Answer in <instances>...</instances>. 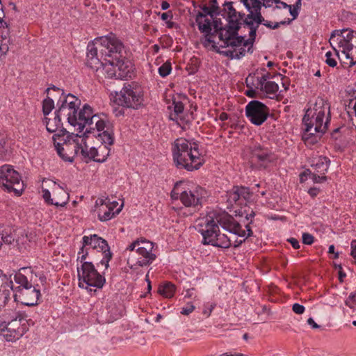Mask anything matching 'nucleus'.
<instances>
[{"mask_svg": "<svg viewBox=\"0 0 356 356\" xmlns=\"http://www.w3.org/2000/svg\"><path fill=\"white\" fill-rule=\"evenodd\" d=\"M195 227L202 234L203 244L222 248H237L253 234L248 224L246 235L240 223L225 211H210L206 216L196 220Z\"/></svg>", "mask_w": 356, "mask_h": 356, "instance_id": "nucleus-1", "label": "nucleus"}, {"mask_svg": "<svg viewBox=\"0 0 356 356\" xmlns=\"http://www.w3.org/2000/svg\"><path fill=\"white\" fill-rule=\"evenodd\" d=\"M224 17H226L227 24L225 26H222V22L220 19L213 18V26L214 31H211L213 35L211 38L216 34H218L220 40L222 41V44L221 47H238L241 46L243 43L244 46L250 45V44H246V40L245 37L238 35V31L242 25H244L243 22L245 18V14L241 12L236 11L233 6L232 1H225L223 3L222 8Z\"/></svg>", "mask_w": 356, "mask_h": 356, "instance_id": "nucleus-2", "label": "nucleus"}, {"mask_svg": "<svg viewBox=\"0 0 356 356\" xmlns=\"http://www.w3.org/2000/svg\"><path fill=\"white\" fill-rule=\"evenodd\" d=\"M330 106L324 99L318 97L313 108H308L302 118L305 133L302 138L307 142L315 143L323 134L330 120Z\"/></svg>", "mask_w": 356, "mask_h": 356, "instance_id": "nucleus-3", "label": "nucleus"}, {"mask_svg": "<svg viewBox=\"0 0 356 356\" xmlns=\"http://www.w3.org/2000/svg\"><path fill=\"white\" fill-rule=\"evenodd\" d=\"M174 164L179 169L194 171L204 163V159L196 143H191L184 138L176 139L172 146Z\"/></svg>", "mask_w": 356, "mask_h": 356, "instance_id": "nucleus-4", "label": "nucleus"}, {"mask_svg": "<svg viewBox=\"0 0 356 356\" xmlns=\"http://www.w3.org/2000/svg\"><path fill=\"white\" fill-rule=\"evenodd\" d=\"M243 3L248 14L245 15L244 26L249 29L250 38L246 40V44H250V48L248 51L252 52V47L255 41L257 31L259 26V22H263V16L261 15V8H270L274 3H280V0H241Z\"/></svg>", "mask_w": 356, "mask_h": 356, "instance_id": "nucleus-5", "label": "nucleus"}, {"mask_svg": "<svg viewBox=\"0 0 356 356\" xmlns=\"http://www.w3.org/2000/svg\"><path fill=\"white\" fill-rule=\"evenodd\" d=\"M60 132L52 137L55 148L64 161L72 163L76 156L81 155L86 143L78 134H70L65 129H60Z\"/></svg>", "mask_w": 356, "mask_h": 356, "instance_id": "nucleus-6", "label": "nucleus"}, {"mask_svg": "<svg viewBox=\"0 0 356 356\" xmlns=\"http://www.w3.org/2000/svg\"><path fill=\"white\" fill-rule=\"evenodd\" d=\"M329 42L338 59H340L341 51L346 59H350V67L356 64V31L349 29L334 30Z\"/></svg>", "mask_w": 356, "mask_h": 356, "instance_id": "nucleus-7", "label": "nucleus"}, {"mask_svg": "<svg viewBox=\"0 0 356 356\" xmlns=\"http://www.w3.org/2000/svg\"><path fill=\"white\" fill-rule=\"evenodd\" d=\"M113 33L96 38L93 42L87 46L86 65L90 69L98 72L106 58L110 52H112L110 47L113 38Z\"/></svg>", "mask_w": 356, "mask_h": 356, "instance_id": "nucleus-8", "label": "nucleus"}, {"mask_svg": "<svg viewBox=\"0 0 356 356\" xmlns=\"http://www.w3.org/2000/svg\"><path fill=\"white\" fill-rule=\"evenodd\" d=\"M95 137L101 144L98 147H89L86 143H84L83 149L81 150V155L83 159H88L97 163H104L106 161L111 153V148L114 142L113 133L106 131L99 133Z\"/></svg>", "mask_w": 356, "mask_h": 356, "instance_id": "nucleus-9", "label": "nucleus"}, {"mask_svg": "<svg viewBox=\"0 0 356 356\" xmlns=\"http://www.w3.org/2000/svg\"><path fill=\"white\" fill-rule=\"evenodd\" d=\"M51 90L57 91L61 94V96L57 102L58 108L56 111V113L59 115L60 117L66 118L70 124L76 127L77 124L76 116L81 105L80 99L70 93L65 95L63 90L54 86L47 88L46 92L48 93Z\"/></svg>", "mask_w": 356, "mask_h": 356, "instance_id": "nucleus-10", "label": "nucleus"}, {"mask_svg": "<svg viewBox=\"0 0 356 356\" xmlns=\"http://www.w3.org/2000/svg\"><path fill=\"white\" fill-rule=\"evenodd\" d=\"M143 92L135 83H124L119 92H115L113 103L123 107L138 109L143 103Z\"/></svg>", "mask_w": 356, "mask_h": 356, "instance_id": "nucleus-11", "label": "nucleus"}, {"mask_svg": "<svg viewBox=\"0 0 356 356\" xmlns=\"http://www.w3.org/2000/svg\"><path fill=\"white\" fill-rule=\"evenodd\" d=\"M14 280L19 284V293L22 302L27 306H34L38 304L40 296L39 284L33 281V276L31 275L30 281L20 272L14 275Z\"/></svg>", "mask_w": 356, "mask_h": 356, "instance_id": "nucleus-12", "label": "nucleus"}, {"mask_svg": "<svg viewBox=\"0 0 356 356\" xmlns=\"http://www.w3.org/2000/svg\"><path fill=\"white\" fill-rule=\"evenodd\" d=\"M110 49L112 50L111 55L114 61L115 60V67H117L118 79H123L127 77L131 78L133 74V65L131 61L126 58L125 51L122 42L115 35Z\"/></svg>", "mask_w": 356, "mask_h": 356, "instance_id": "nucleus-13", "label": "nucleus"}, {"mask_svg": "<svg viewBox=\"0 0 356 356\" xmlns=\"http://www.w3.org/2000/svg\"><path fill=\"white\" fill-rule=\"evenodd\" d=\"M0 185L8 192L19 196L24 191V183L19 173L10 165L0 167Z\"/></svg>", "mask_w": 356, "mask_h": 356, "instance_id": "nucleus-14", "label": "nucleus"}, {"mask_svg": "<svg viewBox=\"0 0 356 356\" xmlns=\"http://www.w3.org/2000/svg\"><path fill=\"white\" fill-rule=\"evenodd\" d=\"M203 13L198 12L196 15L195 22L198 26V29L200 32L204 33V41L202 44L204 47L208 46L211 42H213V40L211 39V26L212 24L210 19L206 18L207 15H209L211 18L216 17L218 15V13H214V8L207 6V5L200 6ZM216 8V7H215Z\"/></svg>", "mask_w": 356, "mask_h": 356, "instance_id": "nucleus-15", "label": "nucleus"}, {"mask_svg": "<svg viewBox=\"0 0 356 356\" xmlns=\"http://www.w3.org/2000/svg\"><path fill=\"white\" fill-rule=\"evenodd\" d=\"M78 270V277L79 281V286H81V281L88 286L101 289L105 284L106 280L104 277L100 275L92 262H83L81 265L80 272Z\"/></svg>", "mask_w": 356, "mask_h": 356, "instance_id": "nucleus-16", "label": "nucleus"}, {"mask_svg": "<svg viewBox=\"0 0 356 356\" xmlns=\"http://www.w3.org/2000/svg\"><path fill=\"white\" fill-rule=\"evenodd\" d=\"M154 243L149 241L141 239L139 246L136 248V252L140 256L136 263L134 258L129 257L127 263L131 264V269H136L137 266H145L150 265L156 259V254L152 252Z\"/></svg>", "mask_w": 356, "mask_h": 356, "instance_id": "nucleus-17", "label": "nucleus"}, {"mask_svg": "<svg viewBox=\"0 0 356 356\" xmlns=\"http://www.w3.org/2000/svg\"><path fill=\"white\" fill-rule=\"evenodd\" d=\"M273 161L271 151L259 144L250 147V163L252 168H266Z\"/></svg>", "mask_w": 356, "mask_h": 356, "instance_id": "nucleus-18", "label": "nucleus"}, {"mask_svg": "<svg viewBox=\"0 0 356 356\" xmlns=\"http://www.w3.org/2000/svg\"><path fill=\"white\" fill-rule=\"evenodd\" d=\"M245 115L251 123L260 126L267 120L269 108L258 100H252L245 106Z\"/></svg>", "mask_w": 356, "mask_h": 356, "instance_id": "nucleus-19", "label": "nucleus"}, {"mask_svg": "<svg viewBox=\"0 0 356 356\" xmlns=\"http://www.w3.org/2000/svg\"><path fill=\"white\" fill-rule=\"evenodd\" d=\"M206 196L207 191L199 186L192 188L184 187L183 191L180 192V200L185 207H188L195 208L201 206Z\"/></svg>", "mask_w": 356, "mask_h": 356, "instance_id": "nucleus-20", "label": "nucleus"}, {"mask_svg": "<svg viewBox=\"0 0 356 356\" xmlns=\"http://www.w3.org/2000/svg\"><path fill=\"white\" fill-rule=\"evenodd\" d=\"M82 240L83 245H90L92 249H98L102 252L104 257L100 263L104 265L106 268H108L113 254L107 241L97 234H92L90 236H84Z\"/></svg>", "mask_w": 356, "mask_h": 356, "instance_id": "nucleus-21", "label": "nucleus"}, {"mask_svg": "<svg viewBox=\"0 0 356 356\" xmlns=\"http://www.w3.org/2000/svg\"><path fill=\"white\" fill-rule=\"evenodd\" d=\"M115 60L114 61L113 58H112L111 52H110L106 55V58H104V63L97 73V76L99 78L111 79L115 77L118 79L117 67H115Z\"/></svg>", "mask_w": 356, "mask_h": 356, "instance_id": "nucleus-22", "label": "nucleus"}, {"mask_svg": "<svg viewBox=\"0 0 356 356\" xmlns=\"http://www.w3.org/2000/svg\"><path fill=\"white\" fill-rule=\"evenodd\" d=\"M96 114H93L92 108L85 104L82 109L77 111L76 118L77 120L78 129L82 131L86 127L89 126L90 118H94Z\"/></svg>", "mask_w": 356, "mask_h": 356, "instance_id": "nucleus-23", "label": "nucleus"}, {"mask_svg": "<svg viewBox=\"0 0 356 356\" xmlns=\"http://www.w3.org/2000/svg\"><path fill=\"white\" fill-rule=\"evenodd\" d=\"M20 326L16 325V322H10L1 329L4 339L8 341H13L19 339L22 334L19 330Z\"/></svg>", "mask_w": 356, "mask_h": 356, "instance_id": "nucleus-24", "label": "nucleus"}, {"mask_svg": "<svg viewBox=\"0 0 356 356\" xmlns=\"http://www.w3.org/2000/svg\"><path fill=\"white\" fill-rule=\"evenodd\" d=\"M42 193L44 202L49 205L63 207L67 204L69 200V195L62 188H60V193L63 195V198L60 201H54V199L51 197V193L47 189H42Z\"/></svg>", "mask_w": 356, "mask_h": 356, "instance_id": "nucleus-25", "label": "nucleus"}, {"mask_svg": "<svg viewBox=\"0 0 356 356\" xmlns=\"http://www.w3.org/2000/svg\"><path fill=\"white\" fill-rule=\"evenodd\" d=\"M61 119L62 118L60 117V115H58L56 112L54 119L44 117L43 122L46 124V129L47 131L49 133H54L57 131L56 134H60V130L64 129Z\"/></svg>", "mask_w": 356, "mask_h": 356, "instance_id": "nucleus-26", "label": "nucleus"}, {"mask_svg": "<svg viewBox=\"0 0 356 356\" xmlns=\"http://www.w3.org/2000/svg\"><path fill=\"white\" fill-rule=\"evenodd\" d=\"M15 230L7 227L0 229V249L3 243L10 245L15 241Z\"/></svg>", "mask_w": 356, "mask_h": 356, "instance_id": "nucleus-27", "label": "nucleus"}, {"mask_svg": "<svg viewBox=\"0 0 356 356\" xmlns=\"http://www.w3.org/2000/svg\"><path fill=\"white\" fill-rule=\"evenodd\" d=\"M90 124L88 126L90 129H97V134H95L96 136L99 133L106 131L107 129L113 132V131L110 130V129L106 126V122L101 119L98 115H95L94 118H90Z\"/></svg>", "mask_w": 356, "mask_h": 356, "instance_id": "nucleus-28", "label": "nucleus"}, {"mask_svg": "<svg viewBox=\"0 0 356 356\" xmlns=\"http://www.w3.org/2000/svg\"><path fill=\"white\" fill-rule=\"evenodd\" d=\"M238 186H234L232 190L227 192L226 198L228 206L232 207L234 204H242L241 196L238 192ZM229 208V207H227Z\"/></svg>", "mask_w": 356, "mask_h": 356, "instance_id": "nucleus-29", "label": "nucleus"}, {"mask_svg": "<svg viewBox=\"0 0 356 356\" xmlns=\"http://www.w3.org/2000/svg\"><path fill=\"white\" fill-rule=\"evenodd\" d=\"M330 161L325 156H320L316 162L312 165L316 173L325 175L329 168Z\"/></svg>", "mask_w": 356, "mask_h": 356, "instance_id": "nucleus-30", "label": "nucleus"}, {"mask_svg": "<svg viewBox=\"0 0 356 356\" xmlns=\"http://www.w3.org/2000/svg\"><path fill=\"white\" fill-rule=\"evenodd\" d=\"M175 290V284L166 282L159 286L158 293L166 298H171L174 296Z\"/></svg>", "mask_w": 356, "mask_h": 356, "instance_id": "nucleus-31", "label": "nucleus"}, {"mask_svg": "<svg viewBox=\"0 0 356 356\" xmlns=\"http://www.w3.org/2000/svg\"><path fill=\"white\" fill-rule=\"evenodd\" d=\"M115 216L113 212V207L106 205L105 207H99L98 211V217L101 221H107L111 219Z\"/></svg>", "mask_w": 356, "mask_h": 356, "instance_id": "nucleus-32", "label": "nucleus"}, {"mask_svg": "<svg viewBox=\"0 0 356 356\" xmlns=\"http://www.w3.org/2000/svg\"><path fill=\"white\" fill-rule=\"evenodd\" d=\"M6 279V275L3 274V270L0 269V287L2 283ZM10 292L9 290H1L0 289V307L4 306L10 299Z\"/></svg>", "mask_w": 356, "mask_h": 356, "instance_id": "nucleus-33", "label": "nucleus"}, {"mask_svg": "<svg viewBox=\"0 0 356 356\" xmlns=\"http://www.w3.org/2000/svg\"><path fill=\"white\" fill-rule=\"evenodd\" d=\"M278 84L274 81H269L263 86H260V90L265 92L267 95H275L278 91Z\"/></svg>", "mask_w": 356, "mask_h": 356, "instance_id": "nucleus-34", "label": "nucleus"}, {"mask_svg": "<svg viewBox=\"0 0 356 356\" xmlns=\"http://www.w3.org/2000/svg\"><path fill=\"white\" fill-rule=\"evenodd\" d=\"M54 108V101L47 97L42 102V112L44 115L46 117L49 115L51 111Z\"/></svg>", "mask_w": 356, "mask_h": 356, "instance_id": "nucleus-35", "label": "nucleus"}, {"mask_svg": "<svg viewBox=\"0 0 356 356\" xmlns=\"http://www.w3.org/2000/svg\"><path fill=\"white\" fill-rule=\"evenodd\" d=\"M237 190H238L242 204H243L245 201H248L251 199L252 193L250 192L249 188L238 186Z\"/></svg>", "mask_w": 356, "mask_h": 356, "instance_id": "nucleus-36", "label": "nucleus"}, {"mask_svg": "<svg viewBox=\"0 0 356 356\" xmlns=\"http://www.w3.org/2000/svg\"><path fill=\"white\" fill-rule=\"evenodd\" d=\"M172 106H173L174 113L170 114V119L174 120L175 118H173V115H175V117H176V116L179 115V114L182 113L184 111V106L181 102L176 101L175 99L172 102Z\"/></svg>", "mask_w": 356, "mask_h": 356, "instance_id": "nucleus-37", "label": "nucleus"}, {"mask_svg": "<svg viewBox=\"0 0 356 356\" xmlns=\"http://www.w3.org/2000/svg\"><path fill=\"white\" fill-rule=\"evenodd\" d=\"M213 44H212V47L213 49H215L216 51L220 53L221 54L225 56H227L229 58H230L231 59H238V56H237V54H236V49H234V50H227V51H219L217 48V45L216 44L215 42L213 41V42H211Z\"/></svg>", "mask_w": 356, "mask_h": 356, "instance_id": "nucleus-38", "label": "nucleus"}, {"mask_svg": "<svg viewBox=\"0 0 356 356\" xmlns=\"http://www.w3.org/2000/svg\"><path fill=\"white\" fill-rule=\"evenodd\" d=\"M261 71L264 72L261 76L258 78V84L260 86H263L269 81V79H273L275 75L271 74L270 72H267L265 68H262Z\"/></svg>", "mask_w": 356, "mask_h": 356, "instance_id": "nucleus-39", "label": "nucleus"}, {"mask_svg": "<svg viewBox=\"0 0 356 356\" xmlns=\"http://www.w3.org/2000/svg\"><path fill=\"white\" fill-rule=\"evenodd\" d=\"M172 70L171 63L168 61L163 63L159 68V74L162 77H165L168 76Z\"/></svg>", "mask_w": 356, "mask_h": 356, "instance_id": "nucleus-40", "label": "nucleus"}, {"mask_svg": "<svg viewBox=\"0 0 356 356\" xmlns=\"http://www.w3.org/2000/svg\"><path fill=\"white\" fill-rule=\"evenodd\" d=\"M334 56H337L335 55V53L333 54L331 51H327L325 54L326 59H325V62L328 66L332 67H334L337 66V61L336 58L334 57Z\"/></svg>", "mask_w": 356, "mask_h": 356, "instance_id": "nucleus-41", "label": "nucleus"}, {"mask_svg": "<svg viewBox=\"0 0 356 356\" xmlns=\"http://www.w3.org/2000/svg\"><path fill=\"white\" fill-rule=\"evenodd\" d=\"M126 108V107H123L120 105L114 104V105L113 106V113L116 118H123L125 114Z\"/></svg>", "mask_w": 356, "mask_h": 356, "instance_id": "nucleus-42", "label": "nucleus"}, {"mask_svg": "<svg viewBox=\"0 0 356 356\" xmlns=\"http://www.w3.org/2000/svg\"><path fill=\"white\" fill-rule=\"evenodd\" d=\"M26 315L23 312H17L12 316V319L10 322H16L17 326L20 325L22 321L26 320Z\"/></svg>", "mask_w": 356, "mask_h": 356, "instance_id": "nucleus-43", "label": "nucleus"}, {"mask_svg": "<svg viewBox=\"0 0 356 356\" xmlns=\"http://www.w3.org/2000/svg\"><path fill=\"white\" fill-rule=\"evenodd\" d=\"M183 184L182 181L177 182L171 192V197L172 199L180 198V192L183 191V188H181V186Z\"/></svg>", "mask_w": 356, "mask_h": 356, "instance_id": "nucleus-44", "label": "nucleus"}, {"mask_svg": "<svg viewBox=\"0 0 356 356\" xmlns=\"http://www.w3.org/2000/svg\"><path fill=\"white\" fill-rule=\"evenodd\" d=\"M309 177L315 183H323L327 180V177L325 175H318L315 172H309Z\"/></svg>", "mask_w": 356, "mask_h": 356, "instance_id": "nucleus-45", "label": "nucleus"}, {"mask_svg": "<svg viewBox=\"0 0 356 356\" xmlns=\"http://www.w3.org/2000/svg\"><path fill=\"white\" fill-rule=\"evenodd\" d=\"M346 305L350 308H354L356 306V291L351 293L345 301Z\"/></svg>", "mask_w": 356, "mask_h": 356, "instance_id": "nucleus-46", "label": "nucleus"}, {"mask_svg": "<svg viewBox=\"0 0 356 356\" xmlns=\"http://www.w3.org/2000/svg\"><path fill=\"white\" fill-rule=\"evenodd\" d=\"M245 47L246 46H244L243 43L241 44V46L234 47L235 49H236V54H237V56H238L237 57L238 59H240L241 58L243 57L245 55V53H246V51L245 49ZM247 47H248V49L250 45H248ZM252 51H253V47H252ZM247 52L252 54L253 51L249 52L248 49Z\"/></svg>", "mask_w": 356, "mask_h": 356, "instance_id": "nucleus-47", "label": "nucleus"}, {"mask_svg": "<svg viewBox=\"0 0 356 356\" xmlns=\"http://www.w3.org/2000/svg\"><path fill=\"white\" fill-rule=\"evenodd\" d=\"M302 243L306 245H312L314 243V236L309 233H303L302 236Z\"/></svg>", "mask_w": 356, "mask_h": 356, "instance_id": "nucleus-48", "label": "nucleus"}, {"mask_svg": "<svg viewBox=\"0 0 356 356\" xmlns=\"http://www.w3.org/2000/svg\"><path fill=\"white\" fill-rule=\"evenodd\" d=\"M194 309L195 306L191 302H188L186 307L181 308L180 313L183 315H188L192 313Z\"/></svg>", "mask_w": 356, "mask_h": 356, "instance_id": "nucleus-49", "label": "nucleus"}, {"mask_svg": "<svg viewBox=\"0 0 356 356\" xmlns=\"http://www.w3.org/2000/svg\"><path fill=\"white\" fill-rule=\"evenodd\" d=\"M210 6L211 7V8L216 7V8H214L213 10H214V13H218V15H224V14H222V13H223L222 8H221L218 6L217 0H211L210 1Z\"/></svg>", "mask_w": 356, "mask_h": 356, "instance_id": "nucleus-50", "label": "nucleus"}, {"mask_svg": "<svg viewBox=\"0 0 356 356\" xmlns=\"http://www.w3.org/2000/svg\"><path fill=\"white\" fill-rule=\"evenodd\" d=\"M292 310L294 313L297 314H302L305 312V307L298 303H295L292 306Z\"/></svg>", "mask_w": 356, "mask_h": 356, "instance_id": "nucleus-51", "label": "nucleus"}, {"mask_svg": "<svg viewBox=\"0 0 356 356\" xmlns=\"http://www.w3.org/2000/svg\"><path fill=\"white\" fill-rule=\"evenodd\" d=\"M5 144L6 137L3 134L0 132V156H1L6 151Z\"/></svg>", "mask_w": 356, "mask_h": 356, "instance_id": "nucleus-52", "label": "nucleus"}, {"mask_svg": "<svg viewBox=\"0 0 356 356\" xmlns=\"http://www.w3.org/2000/svg\"><path fill=\"white\" fill-rule=\"evenodd\" d=\"M289 13H290L291 15L293 17L291 20H293V19H296L298 17V16L299 10H300L293 7L291 5H290V6L289 8Z\"/></svg>", "mask_w": 356, "mask_h": 356, "instance_id": "nucleus-53", "label": "nucleus"}, {"mask_svg": "<svg viewBox=\"0 0 356 356\" xmlns=\"http://www.w3.org/2000/svg\"><path fill=\"white\" fill-rule=\"evenodd\" d=\"M4 40L5 39L1 40V45H0V52L2 54H6L9 49L8 44L6 42H3Z\"/></svg>", "mask_w": 356, "mask_h": 356, "instance_id": "nucleus-54", "label": "nucleus"}, {"mask_svg": "<svg viewBox=\"0 0 356 356\" xmlns=\"http://www.w3.org/2000/svg\"><path fill=\"white\" fill-rule=\"evenodd\" d=\"M38 277L39 278V280L42 285H44L46 283L47 278H46V276L43 273H40L39 275L35 274V277H34L35 279L33 280V281H35V282H36V279Z\"/></svg>", "mask_w": 356, "mask_h": 356, "instance_id": "nucleus-55", "label": "nucleus"}, {"mask_svg": "<svg viewBox=\"0 0 356 356\" xmlns=\"http://www.w3.org/2000/svg\"><path fill=\"white\" fill-rule=\"evenodd\" d=\"M287 241L290 243L293 248H294L295 249L300 248L299 241L296 238H290L287 240Z\"/></svg>", "mask_w": 356, "mask_h": 356, "instance_id": "nucleus-56", "label": "nucleus"}, {"mask_svg": "<svg viewBox=\"0 0 356 356\" xmlns=\"http://www.w3.org/2000/svg\"><path fill=\"white\" fill-rule=\"evenodd\" d=\"M140 243V240H136L131 243L127 248V250L133 251L136 248H138Z\"/></svg>", "mask_w": 356, "mask_h": 356, "instance_id": "nucleus-57", "label": "nucleus"}, {"mask_svg": "<svg viewBox=\"0 0 356 356\" xmlns=\"http://www.w3.org/2000/svg\"><path fill=\"white\" fill-rule=\"evenodd\" d=\"M108 200L107 198L103 199V198H98L96 201V204L99 205V207H105L106 205H108L106 201Z\"/></svg>", "mask_w": 356, "mask_h": 356, "instance_id": "nucleus-58", "label": "nucleus"}, {"mask_svg": "<svg viewBox=\"0 0 356 356\" xmlns=\"http://www.w3.org/2000/svg\"><path fill=\"white\" fill-rule=\"evenodd\" d=\"M351 255L356 259V240L351 242Z\"/></svg>", "mask_w": 356, "mask_h": 356, "instance_id": "nucleus-59", "label": "nucleus"}, {"mask_svg": "<svg viewBox=\"0 0 356 356\" xmlns=\"http://www.w3.org/2000/svg\"><path fill=\"white\" fill-rule=\"evenodd\" d=\"M215 306H216V305H210L208 308L205 309L203 311V314H206L207 316H209L211 315L213 309H214Z\"/></svg>", "mask_w": 356, "mask_h": 356, "instance_id": "nucleus-60", "label": "nucleus"}, {"mask_svg": "<svg viewBox=\"0 0 356 356\" xmlns=\"http://www.w3.org/2000/svg\"><path fill=\"white\" fill-rule=\"evenodd\" d=\"M308 193L312 197H314L318 194L319 190L316 188H312L309 190Z\"/></svg>", "mask_w": 356, "mask_h": 356, "instance_id": "nucleus-61", "label": "nucleus"}, {"mask_svg": "<svg viewBox=\"0 0 356 356\" xmlns=\"http://www.w3.org/2000/svg\"><path fill=\"white\" fill-rule=\"evenodd\" d=\"M307 323L314 329L318 328L320 327L317 323H315L312 318H309L307 319Z\"/></svg>", "mask_w": 356, "mask_h": 356, "instance_id": "nucleus-62", "label": "nucleus"}, {"mask_svg": "<svg viewBox=\"0 0 356 356\" xmlns=\"http://www.w3.org/2000/svg\"><path fill=\"white\" fill-rule=\"evenodd\" d=\"M260 24H263L269 29H271V27L273 26L272 23L270 21L266 20L264 17H263V22H259V25Z\"/></svg>", "mask_w": 356, "mask_h": 356, "instance_id": "nucleus-63", "label": "nucleus"}, {"mask_svg": "<svg viewBox=\"0 0 356 356\" xmlns=\"http://www.w3.org/2000/svg\"><path fill=\"white\" fill-rule=\"evenodd\" d=\"M228 117L229 115L227 113L222 112L219 115L218 118L220 121H225L228 119Z\"/></svg>", "mask_w": 356, "mask_h": 356, "instance_id": "nucleus-64", "label": "nucleus"}]
</instances>
